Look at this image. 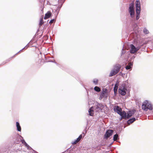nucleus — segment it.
Returning a JSON list of instances; mask_svg holds the SVG:
<instances>
[{
	"mask_svg": "<svg viewBox=\"0 0 153 153\" xmlns=\"http://www.w3.org/2000/svg\"><path fill=\"white\" fill-rule=\"evenodd\" d=\"M136 120V119L135 118H133L131 119H130L127 121V123L128 124H130L133 122H134Z\"/></svg>",
	"mask_w": 153,
	"mask_h": 153,
	"instance_id": "17",
	"label": "nucleus"
},
{
	"mask_svg": "<svg viewBox=\"0 0 153 153\" xmlns=\"http://www.w3.org/2000/svg\"><path fill=\"white\" fill-rule=\"evenodd\" d=\"M135 112V111L134 110L129 111L128 113L127 114V118H129L132 116L134 114Z\"/></svg>",
	"mask_w": 153,
	"mask_h": 153,
	"instance_id": "12",
	"label": "nucleus"
},
{
	"mask_svg": "<svg viewBox=\"0 0 153 153\" xmlns=\"http://www.w3.org/2000/svg\"><path fill=\"white\" fill-rule=\"evenodd\" d=\"M94 108L96 109L101 111L104 108V105L101 103L97 102L95 104Z\"/></svg>",
	"mask_w": 153,
	"mask_h": 153,
	"instance_id": "8",
	"label": "nucleus"
},
{
	"mask_svg": "<svg viewBox=\"0 0 153 153\" xmlns=\"http://www.w3.org/2000/svg\"><path fill=\"white\" fill-rule=\"evenodd\" d=\"M142 108V109L147 111L148 109L150 110H152V104L147 100H146L143 103Z\"/></svg>",
	"mask_w": 153,
	"mask_h": 153,
	"instance_id": "1",
	"label": "nucleus"
},
{
	"mask_svg": "<svg viewBox=\"0 0 153 153\" xmlns=\"http://www.w3.org/2000/svg\"><path fill=\"white\" fill-rule=\"evenodd\" d=\"M82 137V134L80 135L79 137L77 138L76 140H75L72 143L73 144H75L77 143L78 142H79L81 139Z\"/></svg>",
	"mask_w": 153,
	"mask_h": 153,
	"instance_id": "13",
	"label": "nucleus"
},
{
	"mask_svg": "<svg viewBox=\"0 0 153 153\" xmlns=\"http://www.w3.org/2000/svg\"><path fill=\"white\" fill-rule=\"evenodd\" d=\"M94 90L97 92H99L100 91V88L98 87L95 86L94 88Z\"/></svg>",
	"mask_w": 153,
	"mask_h": 153,
	"instance_id": "24",
	"label": "nucleus"
},
{
	"mask_svg": "<svg viewBox=\"0 0 153 153\" xmlns=\"http://www.w3.org/2000/svg\"><path fill=\"white\" fill-rule=\"evenodd\" d=\"M51 15V12L49 11L47 13L45 14V16L44 18V19H46L49 18Z\"/></svg>",
	"mask_w": 153,
	"mask_h": 153,
	"instance_id": "16",
	"label": "nucleus"
},
{
	"mask_svg": "<svg viewBox=\"0 0 153 153\" xmlns=\"http://www.w3.org/2000/svg\"><path fill=\"white\" fill-rule=\"evenodd\" d=\"M29 46H30V45L31 47L35 46L36 44V40H34L33 39V40H31V41H30V42H29Z\"/></svg>",
	"mask_w": 153,
	"mask_h": 153,
	"instance_id": "14",
	"label": "nucleus"
},
{
	"mask_svg": "<svg viewBox=\"0 0 153 153\" xmlns=\"http://www.w3.org/2000/svg\"><path fill=\"white\" fill-rule=\"evenodd\" d=\"M114 132V131L112 130H108L106 131L105 134L104 138L107 139L110 136H111Z\"/></svg>",
	"mask_w": 153,
	"mask_h": 153,
	"instance_id": "7",
	"label": "nucleus"
},
{
	"mask_svg": "<svg viewBox=\"0 0 153 153\" xmlns=\"http://www.w3.org/2000/svg\"><path fill=\"white\" fill-rule=\"evenodd\" d=\"M40 10L41 11H43V8H42V7H41Z\"/></svg>",
	"mask_w": 153,
	"mask_h": 153,
	"instance_id": "33",
	"label": "nucleus"
},
{
	"mask_svg": "<svg viewBox=\"0 0 153 153\" xmlns=\"http://www.w3.org/2000/svg\"><path fill=\"white\" fill-rule=\"evenodd\" d=\"M14 56H13V57H14ZM13 57H13H11V58H10L9 59H7V60H6V62H5L3 64H4L5 63H6L7 62H8L10 60H11V59H12Z\"/></svg>",
	"mask_w": 153,
	"mask_h": 153,
	"instance_id": "30",
	"label": "nucleus"
},
{
	"mask_svg": "<svg viewBox=\"0 0 153 153\" xmlns=\"http://www.w3.org/2000/svg\"><path fill=\"white\" fill-rule=\"evenodd\" d=\"M44 23L42 18H41L39 24V26L40 27Z\"/></svg>",
	"mask_w": 153,
	"mask_h": 153,
	"instance_id": "26",
	"label": "nucleus"
},
{
	"mask_svg": "<svg viewBox=\"0 0 153 153\" xmlns=\"http://www.w3.org/2000/svg\"><path fill=\"white\" fill-rule=\"evenodd\" d=\"M128 11L131 17L133 18L134 16V4L133 3H131L129 4L128 8Z\"/></svg>",
	"mask_w": 153,
	"mask_h": 153,
	"instance_id": "4",
	"label": "nucleus"
},
{
	"mask_svg": "<svg viewBox=\"0 0 153 153\" xmlns=\"http://www.w3.org/2000/svg\"><path fill=\"white\" fill-rule=\"evenodd\" d=\"M118 139H119L118 135V134H116L114 135L113 137V140L114 141H115L117 140Z\"/></svg>",
	"mask_w": 153,
	"mask_h": 153,
	"instance_id": "25",
	"label": "nucleus"
},
{
	"mask_svg": "<svg viewBox=\"0 0 153 153\" xmlns=\"http://www.w3.org/2000/svg\"><path fill=\"white\" fill-rule=\"evenodd\" d=\"M131 49H130V52L131 53H134L136 52L140 49L139 48H136L133 44H131L130 45Z\"/></svg>",
	"mask_w": 153,
	"mask_h": 153,
	"instance_id": "6",
	"label": "nucleus"
},
{
	"mask_svg": "<svg viewBox=\"0 0 153 153\" xmlns=\"http://www.w3.org/2000/svg\"><path fill=\"white\" fill-rule=\"evenodd\" d=\"M140 11H136V19L138 20L140 18Z\"/></svg>",
	"mask_w": 153,
	"mask_h": 153,
	"instance_id": "22",
	"label": "nucleus"
},
{
	"mask_svg": "<svg viewBox=\"0 0 153 153\" xmlns=\"http://www.w3.org/2000/svg\"><path fill=\"white\" fill-rule=\"evenodd\" d=\"M29 44V43H28L27 45L25 46V47H24V48H23L22 49V50H20L19 52H18L17 53H16V54H15V55H17L18 53H19L20 51H22V50H23V49H26L27 48V47L28 46V45Z\"/></svg>",
	"mask_w": 153,
	"mask_h": 153,
	"instance_id": "29",
	"label": "nucleus"
},
{
	"mask_svg": "<svg viewBox=\"0 0 153 153\" xmlns=\"http://www.w3.org/2000/svg\"><path fill=\"white\" fill-rule=\"evenodd\" d=\"M132 65L133 63H132L131 62H129L128 64V65L126 66V69L127 70L130 69L131 68Z\"/></svg>",
	"mask_w": 153,
	"mask_h": 153,
	"instance_id": "19",
	"label": "nucleus"
},
{
	"mask_svg": "<svg viewBox=\"0 0 153 153\" xmlns=\"http://www.w3.org/2000/svg\"><path fill=\"white\" fill-rule=\"evenodd\" d=\"M122 54H123L124 53H125V51H123V48L122 49Z\"/></svg>",
	"mask_w": 153,
	"mask_h": 153,
	"instance_id": "32",
	"label": "nucleus"
},
{
	"mask_svg": "<svg viewBox=\"0 0 153 153\" xmlns=\"http://www.w3.org/2000/svg\"><path fill=\"white\" fill-rule=\"evenodd\" d=\"M118 84L116 83L114 88V92L115 94L117 93V90L118 88Z\"/></svg>",
	"mask_w": 153,
	"mask_h": 153,
	"instance_id": "18",
	"label": "nucleus"
},
{
	"mask_svg": "<svg viewBox=\"0 0 153 153\" xmlns=\"http://www.w3.org/2000/svg\"><path fill=\"white\" fill-rule=\"evenodd\" d=\"M121 117V119L122 118H127V115L125 111H122L120 114H119Z\"/></svg>",
	"mask_w": 153,
	"mask_h": 153,
	"instance_id": "11",
	"label": "nucleus"
},
{
	"mask_svg": "<svg viewBox=\"0 0 153 153\" xmlns=\"http://www.w3.org/2000/svg\"><path fill=\"white\" fill-rule=\"evenodd\" d=\"M114 111L117 112L119 114L122 112V109L118 106H117L115 108H114Z\"/></svg>",
	"mask_w": 153,
	"mask_h": 153,
	"instance_id": "10",
	"label": "nucleus"
},
{
	"mask_svg": "<svg viewBox=\"0 0 153 153\" xmlns=\"http://www.w3.org/2000/svg\"><path fill=\"white\" fill-rule=\"evenodd\" d=\"M143 32L145 34H147L149 33V32L146 28H144L143 30Z\"/></svg>",
	"mask_w": 153,
	"mask_h": 153,
	"instance_id": "28",
	"label": "nucleus"
},
{
	"mask_svg": "<svg viewBox=\"0 0 153 153\" xmlns=\"http://www.w3.org/2000/svg\"><path fill=\"white\" fill-rule=\"evenodd\" d=\"M128 86L126 84H122L119 89V93L123 96L125 95L127 90Z\"/></svg>",
	"mask_w": 153,
	"mask_h": 153,
	"instance_id": "2",
	"label": "nucleus"
},
{
	"mask_svg": "<svg viewBox=\"0 0 153 153\" xmlns=\"http://www.w3.org/2000/svg\"><path fill=\"white\" fill-rule=\"evenodd\" d=\"M106 93V90H105V91H103L101 93L100 97V98H101L102 99V98L104 97V95Z\"/></svg>",
	"mask_w": 153,
	"mask_h": 153,
	"instance_id": "20",
	"label": "nucleus"
},
{
	"mask_svg": "<svg viewBox=\"0 0 153 153\" xmlns=\"http://www.w3.org/2000/svg\"><path fill=\"white\" fill-rule=\"evenodd\" d=\"M120 68V67L119 66H115L114 68L111 71L109 76H111L116 74L118 72Z\"/></svg>",
	"mask_w": 153,
	"mask_h": 153,
	"instance_id": "5",
	"label": "nucleus"
},
{
	"mask_svg": "<svg viewBox=\"0 0 153 153\" xmlns=\"http://www.w3.org/2000/svg\"><path fill=\"white\" fill-rule=\"evenodd\" d=\"M21 142L22 143L24 144L27 149L29 148V146L25 142V140L23 139V138L20 135H18L16 137V139L15 141V143L17 144H18L20 142Z\"/></svg>",
	"mask_w": 153,
	"mask_h": 153,
	"instance_id": "3",
	"label": "nucleus"
},
{
	"mask_svg": "<svg viewBox=\"0 0 153 153\" xmlns=\"http://www.w3.org/2000/svg\"><path fill=\"white\" fill-rule=\"evenodd\" d=\"M136 11H140V3L139 1L137 0L135 3Z\"/></svg>",
	"mask_w": 153,
	"mask_h": 153,
	"instance_id": "9",
	"label": "nucleus"
},
{
	"mask_svg": "<svg viewBox=\"0 0 153 153\" xmlns=\"http://www.w3.org/2000/svg\"><path fill=\"white\" fill-rule=\"evenodd\" d=\"M16 126L17 130L19 131H21V127L19 123L18 122H16Z\"/></svg>",
	"mask_w": 153,
	"mask_h": 153,
	"instance_id": "15",
	"label": "nucleus"
},
{
	"mask_svg": "<svg viewBox=\"0 0 153 153\" xmlns=\"http://www.w3.org/2000/svg\"><path fill=\"white\" fill-rule=\"evenodd\" d=\"M83 134H84V135H85V134H84V133H83Z\"/></svg>",
	"mask_w": 153,
	"mask_h": 153,
	"instance_id": "34",
	"label": "nucleus"
},
{
	"mask_svg": "<svg viewBox=\"0 0 153 153\" xmlns=\"http://www.w3.org/2000/svg\"><path fill=\"white\" fill-rule=\"evenodd\" d=\"M29 153H38L35 150L31 148L29 146Z\"/></svg>",
	"mask_w": 153,
	"mask_h": 153,
	"instance_id": "23",
	"label": "nucleus"
},
{
	"mask_svg": "<svg viewBox=\"0 0 153 153\" xmlns=\"http://www.w3.org/2000/svg\"><path fill=\"white\" fill-rule=\"evenodd\" d=\"M98 79H94L93 82L96 85H97L98 84Z\"/></svg>",
	"mask_w": 153,
	"mask_h": 153,
	"instance_id": "27",
	"label": "nucleus"
},
{
	"mask_svg": "<svg viewBox=\"0 0 153 153\" xmlns=\"http://www.w3.org/2000/svg\"><path fill=\"white\" fill-rule=\"evenodd\" d=\"M92 108L93 107L90 108L88 111L89 114L91 116H92L93 115V113L92 112L93 111Z\"/></svg>",
	"mask_w": 153,
	"mask_h": 153,
	"instance_id": "21",
	"label": "nucleus"
},
{
	"mask_svg": "<svg viewBox=\"0 0 153 153\" xmlns=\"http://www.w3.org/2000/svg\"><path fill=\"white\" fill-rule=\"evenodd\" d=\"M54 21H55V19H51L49 23L50 24H52V23Z\"/></svg>",
	"mask_w": 153,
	"mask_h": 153,
	"instance_id": "31",
	"label": "nucleus"
},
{
	"mask_svg": "<svg viewBox=\"0 0 153 153\" xmlns=\"http://www.w3.org/2000/svg\"><path fill=\"white\" fill-rule=\"evenodd\" d=\"M85 132H87V131H86V130H85Z\"/></svg>",
	"mask_w": 153,
	"mask_h": 153,
	"instance_id": "35",
	"label": "nucleus"
}]
</instances>
